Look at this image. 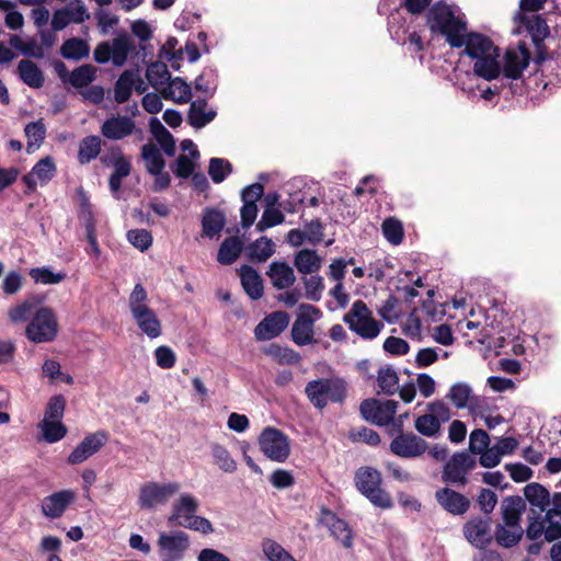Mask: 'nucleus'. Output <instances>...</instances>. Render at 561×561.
I'll return each instance as SVG.
<instances>
[{
    "label": "nucleus",
    "instance_id": "nucleus-56",
    "mask_svg": "<svg viewBox=\"0 0 561 561\" xmlns=\"http://www.w3.org/2000/svg\"><path fill=\"white\" fill-rule=\"evenodd\" d=\"M31 172L43 185L48 183L54 178L56 173V164L53 158L45 157L35 163Z\"/></svg>",
    "mask_w": 561,
    "mask_h": 561
},
{
    "label": "nucleus",
    "instance_id": "nucleus-33",
    "mask_svg": "<svg viewBox=\"0 0 561 561\" xmlns=\"http://www.w3.org/2000/svg\"><path fill=\"white\" fill-rule=\"evenodd\" d=\"M226 216L224 211L215 207H206L203 210L202 229L203 234L213 239L225 228Z\"/></svg>",
    "mask_w": 561,
    "mask_h": 561
},
{
    "label": "nucleus",
    "instance_id": "nucleus-7",
    "mask_svg": "<svg viewBox=\"0 0 561 561\" xmlns=\"http://www.w3.org/2000/svg\"><path fill=\"white\" fill-rule=\"evenodd\" d=\"M450 417L449 407L436 400L427 404L426 413L415 419L414 427L423 436L435 437L440 432L442 424L448 422Z\"/></svg>",
    "mask_w": 561,
    "mask_h": 561
},
{
    "label": "nucleus",
    "instance_id": "nucleus-20",
    "mask_svg": "<svg viewBox=\"0 0 561 561\" xmlns=\"http://www.w3.org/2000/svg\"><path fill=\"white\" fill-rule=\"evenodd\" d=\"M289 316L285 311L267 314L254 329L257 341H267L278 336L288 325Z\"/></svg>",
    "mask_w": 561,
    "mask_h": 561
},
{
    "label": "nucleus",
    "instance_id": "nucleus-31",
    "mask_svg": "<svg viewBox=\"0 0 561 561\" xmlns=\"http://www.w3.org/2000/svg\"><path fill=\"white\" fill-rule=\"evenodd\" d=\"M133 319L139 330L149 339H157L162 333V324L154 310L150 307L138 313L133 314Z\"/></svg>",
    "mask_w": 561,
    "mask_h": 561
},
{
    "label": "nucleus",
    "instance_id": "nucleus-62",
    "mask_svg": "<svg viewBox=\"0 0 561 561\" xmlns=\"http://www.w3.org/2000/svg\"><path fill=\"white\" fill-rule=\"evenodd\" d=\"M111 153L113 154L112 165L114 167V171L112 173L122 178L128 176L131 171V164L129 160L124 156L121 147H112Z\"/></svg>",
    "mask_w": 561,
    "mask_h": 561
},
{
    "label": "nucleus",
    "instance_id": "nucleus-6",
    "mask_svg": "<svg viewBox=\"0 0 561 561\" xmlns=\"http://www.w3.org/2000/svg\"><path fill=\"white\" fill-rule=\"evenodd\" d=\"M343 320L351 331L365 340L377 337L383 328V324L373 317L367 305L360 299L353 302L351 310L344 316Z\"/></svg>",
    "mask_w": 561,
    "mask_h": 561
},
{
    "label": "nucleus",
    "instance_id": "nucleus-30",
    "mask_svg": "<svg viewBox=\"0 0 561 561\" xmlns=\"http://www.w3.org/2000/svg\"><path fill=\"white\" fill-rule=\"evenodd\" d=\"M240 278L244 291L252 300H259L263 296V279L254 267L242 265Z\"/></svg>",
    "mask_w": 561,
    "mask_h": 561
},
{
    "label": "nucleus",
    "instance_id": "nucleus-42",
    "mask_svg": "<svg viewBox=\"0 0 561 561\" xmlns=\"http://www.w3.org/2000/svg\"><path fill=\"white\" fill-rule=\"evenodd\" d=\"M264 354L273 358L279 365H295L301 360L299 353L287 346L271 343L263 350Z\"/></svg>",
    "mask_w": 561,
    "mask_h": 561
},
{
    "label": "nucleus",
    "instance_id": "nucleus-49",
    "mask_svg": "<svg viewBox=\"0 0 561 561\" xmlns=\"http://www.w3.org/2000/svg\"><path fill=\"white\" fill-rule=\"evenodd\" d=\"M377 382L380 390L386 394H393L399 389L398 374L390 365L378 370Z\"/></svg>",
    "mask_w": 561,
    "mask_h": 561
},
{
    "label": "nucleus",
    "instance_id": "nucleus-8",
    "mask_svg": "<svg viewBox=\"0 0 561 561\" xmlns=\"http://www.w3.org/2000/svg\"><path fill=\"white\" fill-rule=\"evenodd\" d=\"M261 451L268 459L276 462H284L290 454V445L287 435L275 427H265L259 436Z\"/></svg>",
    "mask_w": 561,
    "mask_h": 561
},
{
    "label": "nucleus",
    "instance_id": "nucleus-1",
    "mask_svg": "<svg viewBox=\"0 0 561 561\" xmlns=\"http://www.w3.org/2000/svg\"><path fill=\"white\" fill-rule=\"evenodd\" d=\"M427 26L433 34L445 36L451 48H461V34L468 28L467 22L456 16L451 7L445 1H438L431 7L427 16Z\"/></svg>",
    "mask_w": 561,
    "mask_h": 561
},
{
    "label": "nucleus",
    "instance_id": "nucleus-5",
    "mask_svg": "<svg viewBox=\"0 0 561 561\" xmlns=\"http://www.w3.org/2000/svg\"><path fill=\"white\" fill-rule=\"evenodd\" d=\"M59 324L56 312L49 307L38 308L25 328L26 339L35 344L50 343L56 340Z\"/></svg>",
    "mask_w": 561,
    "mask_h": 561
},
{
    "label": "nucleus",
    "instance_id": "nucleus-24",
    "mask_svg": "<svg viewBox=\"0 0 561 561\" xmlns=\"http://www.w3.org/2000/svg\"><path fill=\"white\" fill-rule=\"evenodd\" d=\"M135 122L128 116L107 118L101 126V134L106 139L121 140L135 130Z\"/></svg>",
    "mask_w": 561,
    "mask_h": 561
},
{
    "label": "nucleus",
    "instance_id": "nucleus-16",
    "mask_svg": "<svg viewBox=\"0 0 561 561\" xmlns=\"http://www.w3.org/2000/svg\"><path fill=\"white\" fill-rule=\"evenodd\" d=\"M389 449L400 458L411 459L421 457L428 449V444L413 432H407L405 434L396 435Z\"/></svg>",
    "mask_w": 561,
    "mask_h": 561
},
{
    "label": "nucleus",
    "instance_id": "nucleus-15",
    "mask_svg": "<svg viewBox=\"0 0 561 561\" xmlns=\"http://www.w3.org/2000/svg\"><path fill=\"white\" fill-rule=\"evenodd\" d=\"M108 439L110 434L104 430L88 434L70 453L67 462L69 465H80L84 462L99 453L107 444Z\"/></svg>",
    "mask_w": 561,
    "mask_h": 561
},
{
    "label": "nucleus",
    "instance_id": "nucleus-53",
    "mask_svg": "<svg viewBox=\"0 0 561 561\" xmlns=\"http://www.w3.org/2000/svg\"><path fill=\"white\" fill-rule=\"evenodd\" d=\"M211 455L214 457L215 463L225 472L232 473L237 470V462L231 457L229 450L219 445L213 444L210 446Z\"/></svg>",
    "mask_w": 561,
    "mask_h": 561
},
{
    "label": "nucleus",
    "instance_id": "nucleus-23",
    "mask_svg": "<svg viewBox=\"0 0 561 561\" xmlns=\"http://www.w3.org/2000/svg\"><path fill=\"white\" fill-rule=\"evenodd\" d=\"M535 64L536 72H540L543 89H547L548 85L561 84V53L550 57L548 53L543 54V60Z\"/></svg>",
    "mask_w": 561,
    "mask_h": 561
},
{
    "label": "nucleus",
    "instance_id": "nucleus-61",
    "mask_svg": "<svg viewBox=\"0 0 561 561\" xmlns=\"http://www.w3.org/2000/svg\"><path fill=\"white\" fill-rule=\"evenodd\" d=\"M216 88V75L211 69L204 70L195 79V90L203 92L208 98L215 94Z\"/></svg>",
    "mask_w": 561,
    "mask_h": 561
},
{
    "label": "nucleus",
    "instance_id": "nucleus-27",
    "mask_svg": "<svg viewBox=\"0 0 561 561\" xmlns=\"http://www.w3.org/2000/svg\"><path fill=\"white\" fill-rule=\"evenodd\" d=\"M266 275L270 277L272 285L277 289H287L296 282L293 267L285 261L272 262Z\"/></svg>",
    "mask_w": 561,
    "mask_h": 561
},
{
    "label": "nucleus",
    "instance_id": "nucleus-40",
    "mask_svg": "<svg viewBox=\"0 0 561 561\" xmlns=\"http://www.w3.org/2000/svg\"><path fill=\"white\" fill-rule=\"evenodd\" d=\"M524 529L522 526L507 527L504 523L497 524L493 535V540L503 548L516 546L523 538Z\"/></svg>",
    "mask_w": 561,
    "mask_h": 561
},
{
    "label": "nucleus",
    "instance_id": "nucleus-60",
    "mask_svg": "<svg viewBox=\"0 0 561 561\" xmlns=\"http://www.w3.org/2000/svg\"><path fill=\"white\" fill-rule=\"evenodd\" d=\"M471 396V388L463 382L453 385L448 392V398L458 409H463Z\"/></svg>",
    "mask_w": 561,
    "mask_h": 561
},
{
    "label": "nucleus",
    "instance_id": "nucleus-4",
    "mask_svg": "<svg viewBox=\"0 0 561 561\" xmlns=\"http://www.w3.org/2000/svg\"><path fill=\"white\" fill-rule=\"evenodd\" d=\"M135 49L134 39L126 31H122L112 41L99 43L94 48L93 58L98 64L112 61L115 67H123Z\"/></svg>",
    "mask_w": 561,
    "mask_h": 561
},
{
    "label": "nucleus",
    "instance_id": "nucleus-13",
    "mask_svg": "<svg viewBox=\"0 0 561 561\" xmlns=\"http://www.w3.org/2000/svg\"><path fill=\"white\" fill-rule=\"evenodd\" d=\"M520 23L525 26L526 31L531 37V42L535 46L536 57L535 62L543 60V54H547V46L545 39L550 35V27L547 20L540 15H520Z\"/></svg>",
    "mask_w": 561,
    "mask_h": 561
},
{
    "label": "nucleus",
    "instance_id": "nucleus-2",
    "mask_svg": "<svg viewBox=\"0 0 561 561\" xmlns=\"http://www.w3.org/2000/svg\"><path fill=\"white\" fill-rule=\"evenodd\" d=\"M354 483L357 491L365 496L374 506L389 510L393 501L389 492L382 489V477L380 471L373 467H360L354 476Z\"/></svg>",
    "mask_w": 561,
    "mask_h": 561
},
{
    "label": "nucleus",
    "instance_id": "nucleus-17",
    "mask_svg": "<svg viewBox=\"0 0 561 561\" xmlns=\"http://www.w3.org/2000/svg\"><path fill=\"white\" fill-rule=\"evenodd\" d=\"M158 546L163 561H180L190 547V537L183 530H176L171 535L161 533Z\"/></svg>",
    "mask_w": 561,
    "mask_h": 561
},
{
    "label": "nucleus",
    "instance_id": "nucleus-59",
    "mask_svg": "<svg viewBox=\"0 0 561 561\" xmlns=\"http://www.w3.org/2000/svg\"><path fill=\"white\" fill-rule=\"evenodd\" d=\"M284 214L275 207H265L260 221L256 224L257 231H264L268 228L283 224Z\"/></svg>",
    "mask_w": 561,
    "mask_h": 561
},
{
    "label": "nucleus",
    "instance_id": "nucleus-43",
    "mask_svg": "<svg viewBox=\"0 0 561 561\" xmlns=\"http://www.w3.org/2000/svg\"><path fill=\"white\" fill-rule=\"evenodd\" d=\"M294 264L299 273L311 274L321 267V257L314 250L302 249L295 255Z\"/></svg>",
    "mask_w": 561,
    "mask_h": 561
},
{
    "label": "nucleus",
    "instance_id": "nucleus-55",
    "mask_svg": "<svg viewBox=\"0 0 561 561\" xmlns=\"http://www.w3.org/2000/svg\"><path fill=\"white\" fill-rule=\"evenodd\" d=\"M382 233L385 238L393 245H398L403 241L404 232L401 221L396 218H387L382 222Z\"/></svg>",
    "mask_w": 561,
    "mask_h": 561
},
{
    "label": "nucleus",
    "instance_id": "nucleus-64",
    "mask_svg": "<svg viewBox=\"0 0 561 561\" xmlns=\"http://www.w3.org/2000/svg\"><path fill=\"white\" fill-rule=\"evenodd\" d=\"M489 445H490V436L484 430L477 428L470 433L469 450L471 454H473V455L481 454L482 451H484V449H486L489 447Z\"/></svg>",
    "mask_w": 561,
    "mask_h": 561
},
{
    "label": "nucleus",
    "instance_id": "nucleus-63",
    "mask_svg": "<svg viewBox=\"0 0 561 561\" xmlns=\"http://www.w3.org/2000/svg\"><path fill=\"white\" fill-rule=\"evenodd\" d=\"M66 409V399L62 394L53 396L46 405L45 416L46 420L60 421Z\"/></svg>",
    "mask_w": 561,
    "mask_h": 561
},
{
    "label": "nucleus",
    "instance_id": "nucleus-36",
    "mask_svg": "<svg viewBox=\"0 0 561 561\" xmlns=\"http://www.w3.org/2000/svg\"><path fill=\"white\" fill-rule=\"evenodd\" d=\"M275 252V244L266 236H262L251 242L245 249V255L252 263L267 261Z\"/></svg>",
    "mask_w": 561,
    "mask_h": 561
},
{
    "label": "nucleus",
    "instance_id": "nucleus-26",
    "mask_svg": "<svg viewBox=\"0 0 561 561\" xmlns=\"http://www.w3.org/2000/svg\"><path fill=\"white\" fill-rule=\"evenodd\" d=\"M198 511V502L191 494H183L173 504L172 514L168 517L169 526H179V520L188 522Z\"/></svg>",
    "mask_w": 561,
    "mask_h": 561
},
{
    "label": "nucleus",
    "instance_id": "nucleus-37",
    "mask_svg": "<svg viewBox=\"0 0 561 561\" xmlns=\"http://www.w3.org/2000/svg\"><path fill=\"white\" fill-rule=\"evenodd\" d=\"M161 93L164 99L172 100L178 104H185L192 99L191 85L181 77L171 79L169 87Z\"/></svg>",
    "mask_w": 561,
    "mask_h": 561
},
{
    "label": "nucleus",
    "instance_id": "nucleus-52",
    "mask_svg": "<svg viewBox=\"0 0 561 561\" xmlns=\"http://www.w3.org/2000/svg\"><path fill=\"white\" fill-rule=\"evenodd\" d=\"M146 78L154 88H158L164 83H169V81L172 79L167 65L162 61L151 62L147 68Z\"/></svg>",
    "mask_w": 561,
    "mask_h": 561
},
{
    "label": "nucleus",
    "instance_id": "nucleus-9",
    "mask_svg": "<svg viewBox=\"0 0 561 561\" xmlns=\"http://www.w3.org/2000/svg\"><path fill=\"white\" fill-rule=\"evenodd\" d=\"M398 402L386 400L380 402L377 399H365L359 405L363 419L378 426L389 425L397 413Z\"/></svg>",
    "mask_w": 561,
    "mask_h": 561
},
{
    "label": "nucleus",
    "instance_id": "nucleus-11",
    "mask_svg": "<svg viewBox=\"0 0 561 561\" xmlns=\"http://www.w3.org/2000/svg\"><path fill=\"white\" fill-rule=\"evenodd\" d=\"M476 459L468 453H455L446 462L443 470V481L451 484L466 485L468 483L467 474L476 467Z\"/></svg>",
    "mask_w": 561,
    "mask_h": 561
},
{
    "label": "nucleus",
    "instance_id": "nucleus-29",
    "mask_svg": "<svg viewBox=\"0 0 561 561\" xmlns=\"http://www.w3.org/2000/svg\"><path fill=\"white\" fill-rule=\"evenodd\" d=\"M206 98H198L191 102L187 122L192 127L201 129L215 119L217 112L215 110L206 111Z\"/></svg>",
    "mask_w": 561,
    "mask_h": 561
},
{
    "label": "nucleus",
    "instance_id": "nucleus-22",
    "mask_svg": "<svg viewBox=\"0 0 561 561\" xmlns=\"http://www.w3.org/2000/svg\"><path fill=\"white\" fill-rule=\"evenodd\" d=\"M76 493L72 490H62L44 497L41 508L42 513L51 519L64 515L68 506L75 501Z\"/></svg>",
    "mask_w": 561,
    "mask_h": 561
},
{
    "label": "nucleus",
    "instance_id": "nucleus-48",
    "mask_svg": "<svg viewBox=\"0 0 561 561\" xmlns=\"http://www.w3.org/2000/svg\"><path fill=\"white\" fill-rule=\"evenodd\" d=\"M95 76L96 68L90 64H84L71 71L68 83L77 89L84 88L95 80Z\"/></svg>",
    "mask_w": 561,
    "mask_h": 561
},
{
    "label": "nucleus",
    "instance_id": "nucleus-14",
    "mask_svg": "<svg viewBox=\"0 0 561 561\" xmlns=\"http://www.w3.org/2000/svg\"><path fill=\"white\" fill-rule=\"evenodd\" d=\"M295 322L291 327V339L299 346L308 345L313 342V319L312 314H320V309L312 305L302 304L299 307Z\"/></svg>",
    "mask_w": 561,
    "mask_h": 561
},
{
    "label": "nucleus",
    "instance_id": "nucleus-39",
    "mask_svg": "<svg viewBox=\"0 0 561 561\" xmlns=\"http://www.w3.org/2000/svg\"><path fill=\"white\" fill-rule=\"evenodd\" d=\"M149 128L152 136L157 139L164 153L173 157L175 153V140L172 134L162 125L157 117H151Z\"/></svg>",
    "mask_w": 561,
    "mask_h": 561
},
{
    "label": "nucleus",
    "instance_id": "nucleus-54",
    "mask_svg": "<svg viewBox=\"0 0 561 561\" xmlns=\"http://www.w3.org/2000/svg\"><path fill=\"white\" fill-rule=\"evenodd\" d=\"M28 275L36 284L44 285L58 284L66 278L65 273H54L46 266L31 268Z\"/></svg>",
    "mask_w": 561,
    "mask_h": 561
},
{
    "label": "nucleus",
    "instance_id": "nucleus-32",
    "mask_svg": "<svg viewBox=\"0 0 561 561\" xmlns=\"http://www.w3.org/2000/svg\"><path fill=\"white\" fill-rule=\"evenodd\" d=\"M102 145L103 140L98 135H89L83 137L78 145V163L85 165L95 160L101 153Z\"/></svg>",
    "mask_w": 561,
    "mask_h": 561
},
{
    "label": "nucleus",
    "instance_id": "nucleus-10",
    "mask_svg": "<svg viewBox=\"0 0 561 561\" xmlns=\"http://www.w3.org/2000/svg\"><path fill=\"white\" fill-rule=\"evenodd\" d=\"M490 516H472L462 526L467 541L477 549H485L493 542Z\"/></svg>",
    "mask_w": 561,
    "mask_h": 561
},
{
    "label": "nucleus",
    "instance_id": "nucleus-21",
    "mask_svg": "<svg viewBox=\"0 0 561 561\" xmlns=\"http://www.w3.org/2000/svg\"><path fill=\"white\" fill-rule=\"evenodd\" d=\"M319 522L328 527L332 537L341 541L344 548H351L353 545V534L348 524L337 517V515L328 507L321 508Z\"/></svg>",
    "mask_w": 561,
    "mask_h": 561
},
{
    "label": "nucleus",
    "instance_id": "nucleus-34",
    "mask_svg": "<svg viewBox=\"0 0 561 561\" xmlns=\"http://www.w3.org/2000/svg\"><path fill=\"white\" fill-rule=\"evenodd\" d=\"M525 501L540 513L547 512L551 504V495L546 486L538 482H530L524 488Z\"/></svg>",
    "mask_w": 561,
    "mask_h": 561
},
{
    "label": "nucleus",
    "instance_id": "nucleus-41",
    "mask_svg": "<svg viewBox=\"0 0 561 561\" xmlns=\"http://www.w3.org/2000/svg\"><path fill=\"white\" fill-rule=\"evenodd\" d=\"M135 70H124L114 84V101L118 104L127 102L134 91Z\"/></svg>",
    "mask_w": 561,
    "mask_h": 561
},
{
    "label": "nucleus",
    "instance_id": "nucleus-25",
    "mask_svg": "<svg viewBox=\"0 0 561 561\" xmlns=\"http://www.w3.org/2000/svg\"><path fill=\"white\" fill-rule=\"evenodd\" d=\"M526 510V501L519 495H510L502 500L501 513L507 527L520 526L522 515Z\"/></svg>",
    "mask_w": 561,
    "mask_h": 561
},
{
    "label": "nucleus",
    "instance_id": "nucleus-18",
    "mask_svg": "<svg viewBox=\"0 0 561 561\" xmlns=\"http://www.w3.org/2000/svg\"><path fill=\"white\" fill-rule=\"evenodd\" d=\"M463 50L461 55L468 56L470 59H478L493 51H499V47L485 34L479 32H468L461 34Z\"/></svg>",
    "mask_w": 561,
    "mask_h": 561
},
{
    "label": "nucleus",
    "instance_id": "nucleus-51",
    "mask_svg": "<svg viewBox=\"0 0 561 561\" xmlns=\"http://www.w3.org/2000/svg\"><path fill=\"white\" fill-rule=\"evenodd\" d=\"M262 550L268 561H297L282 545L271 538L263 539Z\"/></svg>",
    "mask_w": 561,
    "mask_h": 561
},
{
    "label": "nucleus",
    "instance_id": "nucleus-38",
    "mask_svg": "<svg viewBox=\"0 0 561 561\" xmlns=\"http://www.w3.org/2000/svg\"><path fill=\"white\" fill-rule=\"evenodd\" d=\"M243 251V242L238 237L226 238L217 253V261L222 265H231L234 263Z\"/></svg>",
    "mask_w": 561,
    "mask_h": 561
},
{
    "label": "nucleus",
    "instance_id": "nucleus-57",
    "mask_svg": "<svg viewBox=\"0 0 561 561\" xmlns=\"http://www.w3.org/2000/svg\"><path fill=\"white\" fill-rule=\"evenodd\" d=\"M128 307L131 316L149 308L148 294L142 284L137 283L128 298Z\"/></svg>",
    "mask_w": 561,
    "mask_h": 561
},
{
    "label": "nucleus",
    "instance_id": "nucleus-50",
    "mask_svg": "<svg viewBox=\"0 0 561 561\" xmlns=\"http://www.w3.org/2000/svg\"><path fill=\"white\" fill-rule=\"evenodd\" d=\"M41 430L45 442L53 444L61 440L67 435V427L60 421L44 419Z\"/></svg>",
    "mask_w": 561,
    "mask_h": 561
},
{
    "label": "nucleus",
    "instance_id": "nucleus-28",
    "mask_svg": "<svg viewBox=\"0 0 561 561\" xmlns=\"http://www.w3.org/2000/svg\"><path fill=\"white\" fill-rule=\"evenodd\" d=\"M500 50L493 51L486 56L476 59L473 65V72L477 77L486 81L497 79L502 72V67L499 61Z\"/></svg>",
    "mask_w": 561,
    "mask_h": 561
},
{
    "label": "nucleus",
    "instance_id": "nucleus-12",
    "mask_svg": "<svg viewBox=\"0 0 561 561\" xmlns=\"http://www.w3.org/2000/svg\"><path fill=\"white\" fill-rule=\"evenodd\" d=\"M180 484L169 482L159 484L158 482H147L141 485L139 491L138 504L141 508H152L157 504H164L168 500L178 493Z\"/></svg>",
    "mask_w": 561,
    "mask_h": 561
},
{
    "label": "nucleus",
    "instance_id": "nucleus-44",
    "mask_svg": "<svg viewBox=\"0 0 561 561\" xmlns=\"http://www.w3.org/2000/svg\"><path fill=\"white\" fill-rule=\"evenodd\" d=\"M529 64L523 62L518 53L515 49H507L504 55V65L502 68L503 77L505 79L517 80L522 77L524 69Z\"/></svg>",
    "mask_w": 561,
    "mask_h": 561
},
{
    "label": "nucleus",
    "instance_id": "nucleus-47",
    "mask_svg": "<svg viewBox=\"0 0 561 561\" xmlns=\"http://www.w3.org/2000/svg\"><path fill=\"white\" fill-rule=\"evenodd\" d=\"M42 302L41 299H37L36 297H31L25 300H23L21 304L14 306L9 310V318L12 322H24L27 321L34 314V309L37 305Z\"/></svg>",
    "mask_w": 561,
    "mask_h": 561
},
{
    "label": "nucleus",
    "instance_id": "nucleus-35",
    "mask_svg": "<svg viewBox=\"0 0 561 561\" xmlns=\"http://www.w3.org/2000/svg\"><path fill=\"white\" fill-rule=\"evenodd\" d=\"M16 72L19 78L32 89H39L44 85L45 78L43 71L30 59L20 60Z\"/></svg>",
    "mask_w": 561,
    "mask_h": 561
},
{
    "label": "nucleus",
    "instance_id": "nucleus-46",
    "mask_svg": "<svg viewBox=\"0 0 561 561\" xmlns=\"http://www.w3.org/2000/svg\"><path fill=\"white\" fill-rule=\"evenodd\" d=\"M141 157L146 162L149 173H160L165 167V161L153 144H146L141 148Z\"/></svg>",
    "mask_w": 561,
    "mask_h": 561
},
{
    "label": "nucleus",
    "instance_id": "nucleus-19",
    "mask_svg": "<svg viewBox=\"0 0 561 561\" xmlns=\"http://www.w3.org/2000/svg\"><path fill=\"white\" fill-rule=\"evenodd\" d=\"M438 505L454 516L465 515L471 505L470 500L462 493L450 488H440L435 492Z\"/></svg>",
    "mask_w": 561,
    "mask_h": 561
},
{
    "label": "nucleus",
    "instance_id": "nucleus-45",
    "mask_svg": "<svg viewBox=\"0 0 561 561\" xmlns=\"http://www.w3.org/2000/svg\"><path fill=\"white\" fill-rule=\"evenodd\" d=\"M89 51L88 43L79 37L66 39L60 47L61 56L69 60H81L89 56Z\"/></svg>",
    "mask_w": 561,
    "mask_h": 561
},
{
    "label": "nucleus",
    "instance_id": "nucleus-3",
    "mask_svg": "<svg viewBox=\"0 0 561 561\" xmlns=\"http://www.w3.org/2000/svg\"><path fill=\"white\" fill-rule=\"evenodd\" d=\"M305 393L314 408L323 410L329 401L343 403L347 397V387L341 378H319L306 385Z\"/></svg>",
    "mask_w": 561,
    "mask_h": 561
},
{
    "label": "nucleus",
    "instance_id": "nucleus-58",
    "mask_svg": "<svg viewBox=\"0 0 561 561\" xmlns=\"http://www.w3.org/2000/svg\"><path fill=\"white\" fill-rule=\"evenodd\" d=\"M232 172V164L222 158L209 160L208 174L215 183H221Z\"/></svg>",
    "mask_w": 561,
    "mask_h": 561
}]
</instances>
